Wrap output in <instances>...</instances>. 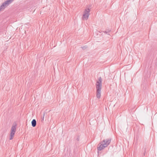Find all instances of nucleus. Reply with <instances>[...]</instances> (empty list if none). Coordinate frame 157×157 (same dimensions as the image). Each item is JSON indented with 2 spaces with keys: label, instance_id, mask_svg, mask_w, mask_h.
Segmentation results:
<instances>
[{
  "label": "nucleus",
  "instance_id": "obj_1",
  "mask_svg": "<svg viewBox=\"0 0 157 157\" xmlns=\"http://www.w3.org/2000/svg\"><path fill=\"white\" fill-rule=\"evenodd\" d=\"M102 78L100 77L98 78V80L96 81V97L99 98L101 96V90L102 87Z\"/></svg>",
  "mask_w": 157,
  "mask_h": 157
},
{
  "label": "nucleus",
  "instance_id": "obj_2",
  "mask_svg": "<svg viewBox=\"0 0 157 157\" xmlns=\"http://www.w3.org/2000/svg\"><path fill=\"white\" fill-rule=\"evenodd\" d=\"M90 9L89 8L86 9L83 13L82 18L83 20H87L88 19L90 15Z\"/></svg>",
  "mask_w": 157,
  "mask_h": 157
},
{
  "label": "nucleus",
  "instance_id": "obj_3",
  "mask_svg": "<svg viewBox=\"0 0 157 157\" xmlns=\"http://www.w3.org/2000/svg\"><path fill=\"white\" fill-rule=\"evenodd\" d=\"M14 0H7L4 2L0 6V11L4 9L6 6L9 5Z\"/></svg>",
  "mask_w": 157,
  "mask_h": 157
},
{
  "label": "nucleus",
  "instance_id": "obj_4",
  "mask_svg": "<svg viewBox=\"0 0 157 157\" xmlns=\"http://www.w3.org/2000/svg\"><path fill=\"white\" fill-rule=\"evenodd\" d=\"M111 138H109L106 139H104L101 142V143L103 144L106 147H107L110 144L111 141Z\"/></svg>",
  "mask_w": 157,
  "mask_h": 157
},
{
  "label": "nucleus",
  "instance_id": "obj_5",
  "mask_svg": "<svg viewBox=\"0 0 157 157\" xmlns=\"http://www.w3.org/2000/svg\"><path fill=\"white\" fill-rule=\"evenodd\" d=\"M17 126L16 124H13L11 127L10 133L14 134L16 131V128Z\"/></svg>",
  "mask_w": 157,
  "mask_h": 157
},
{
  "label": "nucleus",
  "instance_id": "obj_6",
  "mask_svg": "<svg viewBox=\"0 0 157 157\" xmlns=\"http://www.w3.org/2000/svg\"><path fill=\"white\" fill-rule=\"evenodd\" d=\"M101 144L100 145V146L98 147L97 149L98 150V151H101V150L106 147L103 144H101Z\"/></svg>",
  "mask_w": 157,
  "mask_h": 157
},
{
  "label": "nucleus",
  "instance_id": "obj_7",
  "mask_svg": "<svg viewBox=\"0 0 157 157\" xmlns=\"http://www.w3.org/2000/svg\"><path fill=\"white\" fill-rule=\"evenodd\" d=\"M32 125L33 127H35L36 124V121L35 119H33L31 122Z\"/></svg>",
  "mask_w": 157,
  "mask_h": 157
},
{
  "label": "nucleus",
  "instance_id": "obj_8",
  "mask_svg": "<svg viewBox=\"0 0 157 157\" xmlns=\"http://www.w3.org/2000/svg\"><path fill=\"white\" fill-rule=\"evenodd\" d=\"M14 134H13L10 133V140H11L13 139V137Z\"/></svg>",
  "mask_w": 157,
  "mask_h": 157
},
{
  "label": "nucleus",
  "instance_id": "obj_9",
  "mask_svg": "<svg viewBox=\"0 0 157 157\" xmlns=\"http://www.w3.org/2000/svg\"><path fill=\"white\" fill-rule=\"evenodd\" d=\"M45 112H44V113H43V116L41 117V119H42L41 121H43L44 120V115H45Z\"/></svg>",
  "mask_w": 157,
  "mask_h": 157
},
{
  "label": "nucleus",
  "instance_id": "obj_10",
  "mask_svg": "<svg viewBox=\"0 0 157 157\" xmlns=\"http://www.w3.org/2000/svg\"><path fill=\"white\" fill-rule=\"evenodd\" d=\"M87 46L86 45H85V46H83V47H82L81 48L83 49L84 50V49H86L87 48Z\"/></svg>",
  "mask_w": 157,
  "mask_h": 157
},
{
  "label": "nucleus",
  "instance_id": "obj_11",
  "mask_svg": "<svg viewBox=\"0 0 157 157\" xmlns=\"http://www.w3.org/2000/svg\"><path fill=\"white\" fill-rule=\"evenodd\" d=\"M77 140H78V141L79 140V138H77Z\"/></svg>",
  "mask_w": 157,
  "mask_h": 157
},
{
  "label": "nucleus",
  "instance_id": "obj_12",
  "mask_svg": "<svg viewBox=\"0 0 157 157\" xmlns=\"http://www.w3.org/2000/svg\"><path fill=\"white\" fill-rule=\"evenodd\" d=\"M143 155L144 156L145 155V152L143 153Z\"/></svg>",
  "mask_w": 157,
  "mask_h": 157
},
{
  "label": "nucleus",
  "instance_id": "obj_13",
  "mask_svg": "<svg viewBox=\"0 0 157 157\" xmlns=\"http://www.w3.org/2000/svg\"><path fill=\"white\" fill-rule=\"evenodd\" d=\"M105 33H107V32H105Z\"/></svg>",
  "mask_w": 157,
  "mask_h": 157
}]
</instances>
